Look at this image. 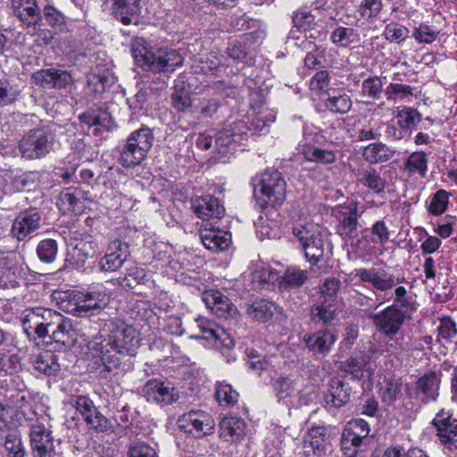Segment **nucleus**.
<instances>
[{"instance_id":"nucleus-1","label":"nucleus","mask_w":457,"mask_h":457,"mask_svg":"<svg viewBox=\"0 0 457 457\" xmlns=\"http://www.w3.org/2000/svg\"><path fill=\"white\" fill-rule=\"evenodd\" d=\"M107 337L96 336L87 343L88 367L107 378L120 366L119 355L135 356L139 348L137 329L121 320H112L108 324Z\"/></svg>"},{"instance_id":"nucleus-2","label":"nucleus","mask_w":457,"mask_h":457,"mask_svg":"<svg viewBox=\"0 0 457 457\" xmlns=\"http://www.w3.org/2000/svg\"><path fill=\"white\" fill-rule=\"evenodd\" d=\"M131 51L137 64L154 72L174 71L183 63V57L170 47L151 48L143 37H136Z\"/></svg>"},{"instance_id":"nucleus-3","label":"nucleus","mask_w":457,"mask_h":457,"mask_svg":"<svg viewBox=\"0 0 457 457\" xmlns=\"http://www.w3.org/2000/svg\"><path fill=\"white\" fill-rule=\"evenodd\" d=\"M154 134L147 127L131 132L123 145L119 157L120 163L126 168L139 165L153 146Z\"/></svg>"},{"instance_id":"nucleus-4","label":"nucleus","mask_w":457,"mask_h":457,"mask_svg":"<svg viewBox=\"0 0 457 457\" xmlns=\"http://www.w3.org/2000/svg\"><path fill=\"white\" fill-rule=\"evenodd\" d=\"M272 388L278 403L288 409L308 405L315 399L312 388H299L298 379H291L288 377L280 376L274 378Z\"/></svg>"},{"instance_id":"nucleus-5","label":"nucleus","mask_w":457,"mask_h":457,"mask_svg":"<svg viewBox=\"0 0 457 457\" xmlns=\"http://www.w3.org/2000/svg\"><path fill=\"white\" fill-rule=\"evenodd\" d=\"M255 180L254 192L260 194V199L266 204L279 206L284 203L287 184L279 171L266 170Z\"/></svg>"},{"instance_id":"nucleus-6","label":"nucleus","mask_w":457,"mask_h":457,"mask_svg":"<svg viewBox=\"0 0 457 457\" xmlns=\"http://www.w3.org/2000/svg\"><path fill=\"white\" fill-rule=\"evenodd\" d=\"M293 235L299 241L306 260L312 264L320 262L325 253V242L319 228L312 223L296 224Z\"/></svg>"},{"instance_id":"nucleus-7","label":"nucleus","mask_w":457,"mask_h":457,"mask_svg":"<svg viewBox=\"0 0 457 457\" xmlns=\"http://www.w3.org/2000/svg\"><path fill=\"white\" fill-rule=\"evenodd\" d=\"M54 134L44 129H30L19 142V151L27 160L41 159L53 149Z\"/></svg>"},{"instance_id":"nucleus-8","label":"nucleus","mask_w":457,"mask_h":457,"mask_svg":"<svg viewBox=\"0 0 457 457\" xmlns=\"http://www.w3.org/2000/svg\"><path fill=\"white\" fill-rule=\"evenodd\" d=\"M436 436L447 457H457V419L449 411L442 409L432 421Z\"/></svg>"},{"instance_id":"nucleus-9","label":"nucleus","mask_w":457,"mask_h":457,"mask_svg":"<svg viewBox=\"0 0 457 457\" xmlns=\"http://www.w3.org/2000/svg\"><path fill=\"white\" fill-rule=\"evenodd\" d=\"M177 423L180 430L195 438L212 435L215 430V421L212 416L200 409H192L183 413L179 417Z\"/></svg>"},{"instance_id":"nucleus-10","label":"nucleus","mask_w":457,"mask_h":457,"mask_svg":"<svg viewBox=\"0 0 457 457\" xmlns=\"http://www.w3.org/2000/svg\"><path fill=\"white\" fill-rule=\"evenodd\" d=\"M376 329L386 337L396 335L402 328L405 319V311L396 305H389L384 310L370 315Z\"/></svg>"},{"instance_id":"nucleus-11","label":"nucleus","mask_w":457,"mask_h":457,"mask_svg":"<svg viewBox=\"0 0 457 457\" xmlns=\"http://www.w3.org/2000/svg\"><path fill=\"white\" fill-rule=\"evenodd\" d=\"M352 274L359 278L361 282L369 283L375 290L380 292L390 291L396 285L405 281L403 276L395 278L393 274L386 272L385 270H379L375 267L369 269H354Z\"/></svg>"},{"instance_id":"nucleus-12","label":"nucleus","mask_w":457,"mask_h":457,"mask_svg":"<svg viewBox=\"0 0 457 457\" xmlns=\"http://www.w3.org/2000/svg\"><path fill=\"white\" fill-rule=\"evenodd\" d=\"M141 394L148 403L160 405L171 404L179 397V391L173 386L154 378L144 385Z\"/></svg>"},{"instance_id":"nucleus-13","label":"nucleus","mask_w":457,"mask_h":457,"mask_svg":"<svg viewBox=\"0 0 457 457\" xmlns=\"http://www.w3.org/2000/svg\"><path fill=\"white\" fill-rule=\"evenodd\" d=\"M48 337L66 350L73 347L82 335L79 331L78 324L62 314Z\"/></svg>"},{"instance_id":"nucleus-14","label":"nucleus","mask_w":457,"mask_h":457,"mask_svg":"<svg viewBox=\"0 0 457 457\" xmlns=\"http://www.w3.org/2000/svg\"><path fill=\"white\" fill-rule=\"evenodd\" d=\"M249 129L244 120H237L216 133L214 150L225 154L232 144H241L246 139Z\"/></svg>"},{"instance_id":"nucleus-15","label":"nucleus","mask_w":457,"mask_h":457,"mask_svg":"<svg viewBox=\"0 0 457 457\" xmlns=\"http://www.w3.org/2000/svg\"><path fill=\"white\" fill-rule=\"evenodd\" d=\"M104 12L113 15L124 25L137 21L140 12L139 0H102Z\"/></svg>"},{"instance_id":"nucleus-16","label":"nucleus","mask_w":457,"mask_h":457,"mask_svg":"<svg viewBox=\"0 0 457 457\" xmlns=\"http://www.w3.org/2000/svg\"><path fill=\"white\" fill-rule=\"evenodd\" d=\"M195 323L201 332V335H197L196 337L212 341L216 347L229 349L234 345L233 338L217 323L203 317L195 319Z\"/></svg>"},{"instance_id":"nucleus-17","label":"nucleus","mask_w":457,"mask_h":457,"mask_svg":"<svg viewBox=\"0 0 457 457\" xmlns=\"http://www.w3.org/2000/svg\"><path fill=\"white\" fill-rule=\"evenodd\" d=\"M41 215L36 209L21 212L12 226V234L19 241L30 237L40 228Z\"/></svg>"},{"instance_id":"nucleus-18","label":"nucleus","mask_w":457,"mask_h":457,"mask_svg":"<svg viewBox=\"0 0 457 457\" xmlns=\"http://www.w3.org/2000/svg\"><path fill=\"white\" fill-rule=\"evenodd\" d=\"M74 405L91 428L104 431L109 428L108 420L96 409L93 401L87 396H77Z\"/></svg>"},{"instance_id":"nucleus-19","label":"nucleus","mask_w":457,"mask_h":457,"mask_svg":"<svg viewBox=\"0 0 457 457\" xmlns=\"http://www.w3.org/2000/svg\"><path fill=\"white\" fill-rule=\"evenodd\" d=\"M128 257V245L120 240L110 243L107 252L98 262L99 269L104 272H112L120 269Z\"/></svg>"},{"instance_id":"nucleus-20","label":"nucleus","mask_w":457,"mask_h":457,"mask_svg":"<svg viewBox=\"0 0 457 457\" xmlns=\"http://www.w3.org/2000/svg\"><path fill=\"white\" fill-rule=\"evenodd\" d=\"M191 205L195 215L204 220H219L225 213L223 205L212 195L194 198L192 199Z\"/></svg>"},{"instance_id":"nucleus-21","label":"nucleus","mask_w":457,"mask_h":457,"mask_svg":"<svg viewBox=\"0 0 457 457\" xmlns=\"http://www.w3.org/2000/svg\"><path fill=\"white\" fill-rule=\"evenodd\" d=\"M34 82L46 88H64L71 83V76L66 71L46 69L35 72Z\"/></svg>"},{"instance_id":"nucleus-22","label":"nucleus","mask_w":457,"mask_h":457,"mask_svg":"<svg viewBox=\"0 0 457 457\" xmlns=\"http://www.w3.org/2000/svg\"><path fill=\"white\" fill-rule=\"evenodd\" d=\"M202 300L205 303L206 307L219 318L227 319L236 311V308L233 306L228 296L218 290H208L204 292Z\"/></svg>"},{"instance_id":"nucleus-23","label":"nucleus","mask_w":457,"mask_h":457,"mask_svg":"<svg viewBox=\"0 0 457 457\" xmlns=\"http://www.w3.org/2000/svg\"><path fill=\"white\" fill-rule=\"evenodd\" d=\"M200 238L203 245L213 252L223 251L231 244V235L228 232L214 228H201Z\"/></svg>"},{"instance_id":"nucleus-24","label":"nucleus","mask_w":457,"mask_h":457,"mask_svg":"<svg viewBox=\"0 0 457 457\" xmlns=\"http://www.w3.org/2000/svg\"><path fill=\"white\" fill-rule=\"evenodd\" d=\"M337 338L333 331L324 329L304 336L303 340L310 351L326 355L331 351Z\"/></svg>"},{"instance_id":"nucleus-25","label":"nucleus","mask_w":457,"mask_h":457,"mask_svg":"<svg viewBox=\"0 0 457 457\" xmlns=\"http://www.w3.org/2000/svg\"><path fill=\"white\" fill-rule=\"evenodd\" d=\"M350 387L338 378L329 381V387L325 395V403L328 408H340L350 399Z\"/></svg>"},{"instance_id":"nucleus-26","label":"nucleus","mask_w":457,"mask_h":457,"mask_svg":"<svg viewBox=\"0 0 457 457\" xmlns=\"http://www.w3.org/2000/svg\"><path fill=\"white\" fill-rule=\"evenodd\" d=\"M440 377L433 371L425 373L417 382V395L422 403L436 401L439 395Z\"/></svg>"},{"instance_id":"nucleus-27","label":"nucleus","mask_w":457,"mask_h":457,"mask_svg":"<svg viewBox=\"0 0 457 457\" xmlns=\"http://www.w3.org/2000/svg\"><path fill=\"white\" fill-rule=\"evenodd\" d=\"M12 13L28 26L35 25L40 19L36 0H11Z\"/></svg>"},{"instance_id":"nucleus-28","label":"nucleus","mask_w":457,"mask_h":457,"mask_svg":"<svg viewBox=\"0 0 457 457\" xmlns=\"http://www.w3.org/2000/svg\"><path fill=\"white\" fill-rule=\"evenodd\" d=\"M300 145V154L307 162L320 164H332L337 160V152L330 148H321L307 142Z\"/></svg>"},{"instance_id":"nucleus-29","label":"nucleus","mask_w":457,"mask_h":457,"mask_svg":"<svg viewBox=\"0 0 457 457\" xmlns=\"http://www.w3.org/2000/svg\"><path fill=\"white\" fill-rule=\"evenodd\" d=\"M358 218V208L355 204L343 207L338 216L337 233L344 238L353 237L359 226Z\"/></svg>"},{"instance_id":"nucleus-30","label":"nucleus","mask_w":457,"mask_h":457,"mask_svg":"<svg viewBox=\"0 0 457 457\" xmlns=\"http://www.w3.org/2000/svg\"><path fill=\"white\" fill-rule=\"evenodd\" d=\"M329 39L338 48H355L361 44L359 31L352 27L337 26L330 33Z\"/></svg>"},{"instance_id":"nucleus-31","label":"nucleus","mask_w":457,"mask_h":457,"mask_svg":"<svg viewBox=\"0 0 457 457\" xmlns=\"http://www.w3.org/2000/svg\"><path fill=\"white\" fill-rule=\"evenodd\" d=\"M81 123L88 127H96V129L111 130L114 121L111 114L103 109H89L79 116Z\"/></svg>"},{"instance_id":"nucleus-32","label":"nucleus","mask_w":457,"mask_h":457,"mask_svg":"<svg viewBox=\"0 0 457 457\" xmlns=\"http://www.w3.org/2000/svg\"><path fill=\"white\" fill-rule=\"evenodd\" d=\"M245 422L237 417H225L220 422V435L227 441H239L245 435Z\"/></svg>"},{"instance_id":"nucleus-33","label":"nucleus","mask_w":457,"mask_h":457,"mask_svg":"<svg viewBox=\"0 0 457 457\" xmlns=\"http://www.w3.org/2000/svg\"><path fill=\"white\" fill-rule=\"evenodd\" d=\"M395 154V150L381 142L369 144L362 150L363 159L370 164L386 162L392 159Z\"/></svg>"},{"instance_id":"nucleus-34","label":"nucleus","mask_w":457,"mask_h":457,"mask_svg":"<svg viewBox=\"0 0 457 457\" xmlns=\"http://www.w3.org/2000/svg\"><path fill=\"white\" fill-rule=\"evenodd\" d=\"M64 212H80L84 207L83 192L78 188H69L60 194L58 203Z\"/></svg>"},{"instance_id":"nucleus-35","label":"nucleus","mask_w":457,"mask_h":457,"mask_svg":"<svg viewBox=\"0 0 457 457\" xmlns=\"http://www.w3.org/2000/svg\"><path fill=\"white\" fill-rule=\"evenodd\" d=\"M98 250L97 244L91 239H81L69 250V256L73 260L78 267L84 265L86 261L93 257Z\"/></svg>"},{"instance_id":"nucleus-36","label":"nucleus","mask_w":457,"mask_h":457,"mask_svg":"<svg viewBox=\"0 0 457 457\" xmlns=\"http://www.w3.org/2000/svg\"><path fill=\"white\" fill-rule=\"evenodd\" d=\"M222 60L223 56L220 53L212 51L195 62L193 69L195 73L215 74L221 67L226 65Z\"/></svg>"},{"instance_id":"nucleus-37","label":"nucleus","mask_w":457,"mask_h":457,"mask_svg":"<svg viewBox=\"0 0 457 457\" xmlns=\"http://www.w3.org/2000/svg\"><path fill=\"white\" fill-rule=\"evenodd\" d=\"M33 366L36 370L46 376H55L60 370L57 356L51 352H44L38 354Z\"/></svg>"},{"instance_id":"nucleus-38","label":"nucleus","mask_w":457,"mask_h":457,"mask_svg":"<svg viewBox=\"0 0 457 457\" xmlns=\"http://www.w3.org/2000/svg\"><path fill=\"white\" fill-rule=\"evenodd\" d=\"M307 447H313L316 453H325L329 445V436L325 427H312L303 439Z\"/></svg>"},{"instance_id":"nucleus-39","label":"nucleus","mask_w":457,"mask_h":457,"mask_svg":"<svg viewBox=\"0 0 457 457\" xmlns=\"http://www.w3.org/2000/svg\"><path fill=\"white\" fill-rule=\"evenodd\" d=\"M38 312L39 338H46L51 333L54 324L60 320V312L52 309L37 307Z\"/></svg>"},{"instance_id":"nucleus-40","label":"nucleus","mask_w":457,"mask_h":457,"mask_svg":"<svg viewBox=\"0 0 457 457\" xmlns=\"http://www.w3.org/2000/svg\"><path fill=\"white\" fill-rule=\"evenodd\" d=\"M107 300L106 294L101 290L77 293V301L82 303L85 313L90 310L102 308L106 304Z\"/></svg>"},{"instance_id":"nucleus-41","label":"nucleus","mask_w":457,"mask_h":457,"mask_svg":"<svg viewBox=\"0 0 457 457\" xmlns=\"http://www.w3.org/2000/svg\"><path fill=\"white\" fill-rule=\"evenodd\" d=\"M276 309L273 303L261 299L248 305L247 313L253 320L266 322L273 316Z\"/></svg>"},{"instance_id":"nucleus-42","label":"nucleus","mask_w":457,"mask_h":457,"mask_svg":"<svg viewBox=\"0 0 457 457\" xmlns=\"http://www.w3.org/2000/svg\"><path fill=\"white\" fill-rule=\"evenodd\" d=\"M358 180L377 194L383 192L386 187V179L380 176L379 172L370 167L360 173Z\"/></svg>"},{"instance_id":"nucleus-43","label":"nucleus","mask_w":457,"mask_h":457,"mask_svg":"<svg viewBox=\"0 0 457 457\" xmlns=\"http://www.w3.org/2000/svg\"><path fill=\"white\" fill-rule=\"evenodd\" d=\"M326 107L333 112L344 114L351 109L352 100L346 93L333 91L326 100Z\"/></svg>"},{"instance_id":"nucleus-44","label":"nucleus","mask_w":457,"mask_h":457,"mask_svg":"<svg viewBox=\"0 0 457 457\" xmlns=\"http://www.w3.org/2000/svg\"><path fill=\"white\" fill-rule=\"evenodd\" d=\"M29 436L31 446L54 445L51 431L38 420L31 425Z\"/></svg>"},{"instance_id":"nucleus-45","label":"nucleus","mask_w":457,"mask_h":457,"mask_svg":"<svg viewBox=\"0 0 457 457\" xmlns=\"http://www.w3.org/2000/svg\"><path fill=\"white\" fill-rule=\"evenodd\" d=\"M20 320L28 337H33L34 336L39 337L38 312L37 308H28L22 311Z\"/></svg>"},{"instance_id":"nucleus-46","label":"nucleus","mask_w":457,"mask_h":457,"mask_svg":"<svg viewBox=\"0 0 457 457\" xmlns=\"http://www.w3.org/2000/svg\"><path fill=\"white\" fill-rule=\"evenodd\" d=\"M370 431V428L366 420L354 419L346 424L343 432L361 445L362 440L369 436Z\"/></svg>"},{"instance_id":"nucleus-47","label":"nucleus","mask_w":457,"mask_h":457,"mask_svg":"<svg viewBox=\"0 0 457 457\" xmlns=\"http://www.w3.org/2000/svg\"><path fill=\"white\" fill-rule=\"evenodd\" d=\"M337 307L334 302L324 300L320 304L312 309V317L314 322L328 324L331 322L336 315Z\"/></svg>"},{"instance_id":"nucleus-48","label":"nucleus","mask_w":457,"mask_h":457,"mask_svg":"<svg viewBox=\"0 0 457 457\" xmlns=\"http://www.w3.org/2000/svg\"><path fill=\"white\" fill-rule=\"evenodd\" d=\"M404 169L409 174L418 173L425 177L428 170V158L424 152L412 153L405 162Z\"/></svg>"},{"instance_id":"nucleus-49","label":"nucleus","mask_w":457,"mask_h":457,"mask_svg":"<svg viewBox=\"0 0 457 457\" xmlns=\"http://www.w3.org/2000/svg\"><path fill=\"white\" fill-rule=\"evenodd\" d=\"M414 88L409 85L398 83V82H391L389 83L385 90V96L388 101H399L403 100L408 96L413 95Z\"/></svg>"},{"instance_id":"nucleus-50","label":"nucleus","mask_w":457,"mask_h":457,"mask_svg":"<svg viewBox=\"0 0 457 457\" xmlns=\"http://www.w3.org/2000/svg\"><path fill=\"white\" fill-rule=\"evenodd\" d=\"M10 194L21 191L34 184L33 173L14 174L12 171H6Z\"/></svg>"},{"instance_id":"nucleus-51","label":"nucleus","mask_w":457,"mask_h":457,"mask_svg":"<svg viewBox=\"0 0 457 457\" xmlns=\"http://www.w3.org/2000/svg\"><path fill=\"white\" fill-rule=\"evenodd\" d=\"M171 104L178 112H185L191 106V97L183 83H176L171 95Z\"/></svg>"},{"instance_id":"nucleus-52","label":"nucleus","mask_w":457,"mask_h":457,"mask_svg":"<svg viewBox=\"0 0 457 457\" xmlns=\"http://www.w3.org/2000/svg\"><path fill=\"white\" fill-rule=\"evenodd\" d=\"M397 123L403 129H410L420 121V113L411 107H401L397 110Z\"/></svg>"},{"instance_id":"nucleus-53","label":"nucleus","mask_w":457,"mask_h":457,"mask_svg":"<svg viewBox=\"0 0 457 457\" xmlns=\"http://www.w3.org/2000/svg\"><path fill=\"white\" fill-rule=\"evenodd\" d=\"M384 83L382 79L374 76L364 79L361 84V94L364 96L377 100L381 96Z\"/></svg>"},{"instance_id":"nucleus-54","label":"nucleus","mask_w":457,"mask_h":457,"mask_svg":"<svg viewBox=\"0 0 457 457\" xmlns=\"http://www.w3.org/2000/svg\"><path fill=\"white\" fill-rule=\"evenodd\" d=\"M307 270H303L293 267L286 270L282 279L284 287H301L307 279Z\"/></svg>"},{"instance_id":"nucleus-55","label":"nucleus","mask_w":457,"mask_h":457,"mask_svg":"<svg viewBox=\"0 0 457 457\" xmlns=\"http://www.w3.org/2000/svg\"><path fill=\"white\" fill-rule=\"evenodd\" d=\"M395 298L392 305H396L398 308L407 312H415L417 310V303L411 296L407 295V290L403 286H398L395 288Z\"/></svg>"},{"instance_id":"nucleus-56","label":"nucleus","mask_w":457,"mask_h":457,"mask_svg":"<svg viewBox=\"0 0 457 457\" xmlns=\"http://www.w3.org/2000/svg\"><path fill=\"white\" fill-rule=\"evenodd\" d=\"M451 194L444 189H440L433 195L428 211L431 214L438 216L443 214L448 206Z\"/></svg>"},{"instance_id":"nucleus-57","label":"nucleus","mask_w":457,"mask_h":457,"mask_svg":"<svg viewBox=\"0 0 457 457\" xmlns=\"http://www.w3.org/2000/svg\"><path fill=\"white\" fill-rule=\"evenodd\" d=\"M220 107V102L214 98L203 97L195 106V112L199 113L200 119L212 118Z\"/></svg>"},{"instance_id":"nucleus-58","label":"nucleus","mask_w":457,"mask_h":457,"mask_svg":"<svg viewBox=\"0 0 457 457\" xmlns=\"http://www.w3.org/2000/svg\"><path fill=\"white\" fill-rule=\"evenodd\" d=\"M216 399L221 405H232L237 402L238 394L229 384L220 382L217 386Z\"/></svg>"},{"instance_id":"nucleus-59","label":"nucleus","mask_w":457,"mask_h":457,"mask_svg":"<svg viewBox=\"0 0 457 457\" xmlns=\"http://www.w3.org/2000/svg\"><path fill=\"white\" fill-rule=\"evenodd\" d=\"M57 243L54 239H45L39 242L37 252L39 259L45 262H52L57 254Z\"/></svg>"},{"instance_id":"nucleus-60","label":"nucleus","mask_w":457,"mask_h":457,"mask_svg":"<svg viewBox=\"0 0 457 457\" xmlns=\"http://www.w3.org/2000/svg\"><path fill=\"white\" fill-rule=\"evenodd\" d=\"M370 242L384 246L389 241V229L384 220H377L370 228Z\"/></svg>"},{"instance_id":"nucleus-61","label":"nucleus","mask_w":457,"mask_h":457,"mask_svg":"<svg viewBox=\"0 0 457 457\" xmlns=\"http://www.w3.org/2000/svg\"><path fill=\"white\" fill-rule=\"evenodd\" d=\"M437 330L438 341L445 340L446 343H451L453 341V338L457 336L456 324L450 318L441 319Z\"/></svg>"},{"instance_id":"nucleus-62","label":"nucleus","mask_w":457,"mask_h":457,"mask_svg":"<svg viewBox=\"0 0 457 457\" xmlns=\"http://www.w3.org/2000/svg\"><path fill=\"white\" fill-rule=\"evenodd\" d=\"M345 239L349 242L351 249L358 257L364 258L365 255L371 254L373 247L366 239V236L362 235L361 237H355L353 234V237Z\"/></svg>"},{"instance_id":"nucleus-63","label":"nucleus","mask_w":457,"mask_h":457,"mask_svg":"<svg viewBox=\"0 0 457 457\" xmlns=\"http://www.w3.org/2000/svg\"><path fill=\"white\" fill-rule=\"evenodd\" d=\"M4 445V449L8 452V457H25V450L18 436L7 435Z\"/></svg>"},{"instance_id":"nucleus-64","label":"nucleus","mask_w":457,"mask_h":457,"mask_svg":"<svg viewBox=\"0 0 457 457\" xmlns=\"http://www.w3.org/2000/svg\"><path fill=\"white\" fill-rule=\"evenodd\" d=\"M402 394V382L398 378H392L386 382L382 390V399L384 402L392 403L395 401Z\"/></svg>"}]
</instances>
